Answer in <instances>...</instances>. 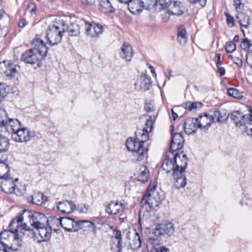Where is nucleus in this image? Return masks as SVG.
I'll use <instances>...</instances> for the list:
<instances>
[{"mask_svg":"<svg viewBox=\"0 0 252 252\" xmlns=\"http://www.w3.org/2000/svg\"><path fill=\"white\" fill-rule=\"evenodd\" d=\"M33 47L24 52L21 58L26 63L34 64L47 56L48 49L43 41L35 38L32 41Z\"/></svg>","mask_w":252,"mask_h":252,"instance_id":"f257e3e1","label":"nucleus"},{"mask_svg":"<svg viewBox=\"0 0 252 252\" xmlns=\"http://www.w3.org/2000/svg\"><path fill=\"white\" fill-rule=\"evenodd\" d=\"M249 107L250 114L243 115L240 111H233L231 113L230 119L237 127L245 126L243 133L252 137V108Z\"/></svg>","mask_w":252,"mask_h":252,"instance_id":"f03ea898","label":"nucleus"},{"mask_svg":"<svg viewBox=\"0 0 252 252\" xmlns=\"http://www.w3.org/2000/svg\"><path fill=\"white\" fill-rule=\"evenodd\" d=\"M33 212L26 209L22 210L16 218L11 220L9 227H11L13 225H15L19 229L29 231L31 233L32 237H34L36 233L27 224L28 221L31 223Z\"/></svg>","mask_w":252,"mask_h":252,"instance_id":"7ed1b4c3","label":"nucleus"},{"mask_svg":"<svg viewBox=\"0 0 252 252\" xmlns=\"http://www.w3.org/2000/svg\"><path fill=\"white\" fill-rule=\"evenodd\" d=\"M65 31L63 22L54 23L49 26L46 31L47 43L51 46L60 43L62 39L63 33Z\"/></svg>","mask_w":252,"mask_h":252,"instance_id":"20e7f679","label":"nucleus"},{"mask_svg":"<svg viewBox=\"0 0 252 252\" xmlns=\"http://www.w3.org/2000/svg\"><path fill=\"white\" fill-rule=\"evenodd\" d=\"M161 198L158 192L156 190L155 186L153 188L149 187L146 194L143 196L140 203L141 207L148 205L151 209H155L161 202Z\"/></svg>","mask_w":252,"mask_h":252,"instance_id":"39448f33","label":"nucleus"},{"mask_svg":"<svg viewBox=\"0 0 252 252\" xmlns=\"http://www.w3.org/2000/svg\"><path fill=\"white\" fill-rule=\"evenodd\" d=\"M6 161H0V178L4 180L3 184L5 189H2V190L6 193H10L14 191L15 184L8 174L10 169Z\"/></svg>","mask_w":252,"mask_h":252,"instance_id":"423d86ee","label":"nucleus"},{"mask_svg":"<svg viewBox=\"0 0 252 252\" xmlns=\"http://www.w3.org/2000/svg\"><path fill=\"white\" fill-rule=\"evenodd\" d=\"M126 145L128 151L134 153V156L137 157V160H142L148 152V148L136 138H128Z\"/></svg>","mask_w":252,"mask_h":252,"instance_id":"0eeeda50","label":"nucleus"},{"mask_svg":"<svg viewBox=\"0 0 252 252\" xmlns=\"http://www.w3.org/2000/svg\"><path fill=\"white\" fill-rule=\"evenodd\" d=\"M158 6L157 0H130L128 3V9L135 14L139 13L143 8Z\"/></svg>","mask_w":252,"mask_h":252,"instance_id":"6e6552de","label":"nucleus"},{"mask_svg":"<svg viewBox=\"0 0 252 252\" xmlns=\"http://www.w3.org/2000/svg\"><path fill=\"white\" fill-rule=\"evenodd\" d=\"M243 0H234V6L237 12L236 18L241 27L248 29L251 25L252 20L247 14L242 12L244 8Z\"/></svg>","mask_w":252,"mask_h":252,"instance_id":"1a4fd4ad","label":"nucleus"},{"mask_svg":"<svg viewBox=\"0 0 252 252\" xmlns=\"http://www.w3.org/2000/svg\"><path fill=\"white\" fill-rule=\"evenodd\" d=\"M10 230H4L0 234V243L3 246V251L7 252L8 247V242L10 239L14 238L15 241L20 245L19 239H18V232L19 229L15 225L11 227H9Z\"/></svg>","mask_w":252,"mask_h":252,"instance_id":"9d476101","label":"nucleus"},{"mask_svg":"<svg viewBox=\"0 0 252 252\" xmlns=\"http://www.w3.org/2000/svg\"><path fill=\"white\" fill-rule=\"evenodd\" d=\"M162 9H166L169 15L181 16L184 13L185 8L181 2L174 0H165L163 4H158Z\"/></svg>","mask_w":252,"mask_h":252,"instance_id":"9b49d317","label":"nucleus"},{"mask_svg":"<svg viewBox=\"0 0 252 252\" xmlns=\"http://www.w3.org/2000/svg\"><path fill=\"white\" fill-rule=\"evenodd\" d=\"M141 246V238L139 233L135 232L131 233L128 231L124 240V247L127 250H136L139 249Z\"/></svg>","mask_w":252,"mask_h":252,"instance_id":"f8f14e48","label":"nucleus"},{"mask_svg":"<svg viewBox=\"0 0 252 252\" xmlns=\"http://www.w3.org/2000/svg\"><path fill=\"white\" fill-rule=\"evenodd\" d=\"M174 232V224L172 222H168L165 224H158L156 226L154 233L157 237L168 238L173 235Z\"/></svg>","mask_w":252,"mask_h":252,"instance_id":"ddd939ff","label":"nucleus"},{"mask_svg":"<svg viewBox=\"0 0 252 252\" xmlns=\"http://www.w3.org/2000/svg\"><path fill=\"white\" fill-rule=\"evenodd\" d=\"M35 136L34 131H30L25 127H21L17 131L12 134V138L16 142L23 143L30 140Z\"/></svg>","mask_w":252,"mask_h":252,"instance_id":"4468645a","label":"nucleus"},{"mask_svg":"<svg viewBox=\"0 0 252 252\" xmlns=\"http://www.w3.org/2000/svg\"><path fill=\"white\" fill-rule=\"evenodd\" d=\"M0 73L7 79H12L17 73L16 65L11 61H3L0 63Z\"/></svg>","mask_w":252,"mask_h":252,"instance_id":"2eb2a0df","label":"nucleus"},{"mask_svg":"<svg viewBox=\"0 0 252 252\" xmlns=\"http://www.w3.org/2000/svg\"><path fill=\"white\" fill-rule=\"evenodd\" d=\"M86 33L94 38H98L103 32V27L98 23H85Z\"/></svg>","mask_w":252,"mask_h":252,"instance_id":"dca6fc26","label":"nucleus"},{"mask_svg":"<svg viewBox=\"0 0 252 252\" xmlns=\"http://www.w3.org/2000/svg\"><path fill=\"white\" fill-rule=\"evenodd\" d=\"M173 131L174 129L172 127V129L170 130L172 135V140L170 146V152L171 154L181 149L183 146L184 142V139L182 134L175 133L173 134Z\"/></svg>","mask_w":252,"mask_h":252,"instance_id":"f3484780","label":"nucleus"},{"mask_svg":"<svg viewBox=\"0 0 252 252\" xmlns=\"http://www.w3.org/2000/svg\"><path fill=\"white\" fill-rule=\"evenodd\" d=\"M172 156L174 160L175 164V170H178L180 172H183L186 169L188 164L187 158L185 154L182 156V154H179L176 152L175 154L172 153Z\"/></svg>","mask_w":252,"mask_h":252,"instance_id":"a211bd4d","label":"nucleus"},{"mask_svg":"<svg viewBox=\"0 0 252 252\" xmlns=\"http://www.w3.org/2000/svg\"><path fill=\"white\" fill-rule=\"evenodd\" d=\"M151 78L147 75L138 77L134 84L135 89L138 91H146L151 86Z\"/></svg>","mask_w":252,"mask_h":252,"instance_id":"6ab92c4d","label":"nucleus"},{"mask_svg":"<svg viewBox=\"0 0 252 252\" xmlns=\"http://www.w3.org/2000/svg\"><path fill=\"white\" fill-rule=\"evenodd\" d=\"M47 220L48 218L44 214L34 211L31 225L36 229L39 227L43 226L44 225H46Z\"/></svg>","mask_w":252,"mask_h":252,"instance_id":"aec40b11","label":"nucleus"},{"mask_svg":"<svg viewBox=\"0 0 252 252\" xmlns=\"http://www.w3.org/2000/svg\"><path fill=\"white\" fill-rule=\"evenodd\" d=\"M198 119V127L201 129H208V127H210L212 123H213V118L212 115L205 113L200 115Z\"/></svg>","mask_w":252,"mask_h":252,"instance_id":"412c9836","label":"nucleus"},{"mask_svg":"<svg viewBox=\"0 0 252 252\" xmlns=\"http://www.w3.org/2000/svg\"><path fill=\"white\" fill-rule=\"evenodd\" d=\"M10 145L8 139L0 134V161H7V155L5 153Z\"/></svg>","mask_w":252,"mask_h":252,"instance_id":"4be33fe9","label":"nucleus"},{"mask_svg":"<svg viewBox=\"0 0 252 252\" xmlns=\"http://www.w3.org/2000/svg\"><path fill=\"white\" fill-rule=\"evenodd\" d=\"M124 204L119 201H111L106 207V212L109 215H116L122 212L124 209Z\"/></svg>","mask_w":252,"mask_h":252,"instance_id":"5701e85b","label":"nucleus"},{"mask_svg":"<svg viewBox=\"0 0 252 252\" xmlns=\"http://www.w3.org/2000/svg\"><path fill=\"white\" fill-rule=\"evenodd\" d=\"M172 176L175 181V186L178 188H184L187 184V178L183 172L178 170H174Z\"/></svg>","mask_w":252,"mask_h":252,"instance_id":"b1692460","label":"nucleus"},{"mask_svg":"<svg viewBox=\"0 0 252 252\" xmlns=\"http://www.w3.org/2000/svg\"><path fill=\"white\" fill-rule=\"evenodd\" d=\"M184 127L185 130L188 134L194 133L198 127V119L197 118H189L184 122Z\"/></svg>","mask_w":252,"mask_h":252,"instance_id":"393cba45","label":"nucleus"},{"mask_svg":"<svg viewBox=\"0 0 252 252\" xmlns=\"http://www.w3.org/2000/svg\"><path fill=\"white\" fill-rule=\"evenodd\" d=\"M58 209L63 213L70 214L76 209V206L72 201H60L58 203Z\"/></svg>","mask_w":252,"mask_h":252,"instance_id":"a878e982","label":"nucleus"},{"mask_svg":"<svg viewBox=\"0 0 252 252\" xmlns=\"http://www.w3.org/2000/svg\"><path fill=\"white\" fill-rule=\"evenodd\" d=\"M120 57L127 61H130L133 57L131 46L127 42H124L121 48Z\"/></svg>","mask_w":252,"mask_h":252,"instance_id":"bb28decb","label":"nucleus"},{"mask_svg":"<svg viewBox=\"0 0 252 252\" xmlns=\"http://www.w3.org/2000/svg\"><path fill=\"white\" fill-rule=\"evenodd\" d=\"M36 229L38 231V235L41 238L40 240L38 241V242H47L50 240L52 231L46 224L37 228Z\"/></svg>","mask_w":252,"mask_h":252,"instance_id":"cd10ccee","label":"nucleus"},{"mask_svg":"<svg viewBox=\"0 0 252 252\" xmlns=\"http://www.w3.org/2000/svg\"><path fill=\"white\" fill-rule=\"evenodd\" d=\"M177 41L179 44L182 46H184L188 40V35L186 30L183 25L180 26L177 32Z\"/></svg>","mask_w":252,"mask_h":252,"instance_id":"c85d7f7f","label":"nucleus"},{"mask_svg":"<svg viewBox=\"0 0 252 252\" xmlns=\"http://www.w3.org/2000/svg\"><path fill=\"white\" fill-rule=\"evenodd\" d=\"M28 200L32 204L41 205L46 201V197L40 192H35L32 195L28 197Z\"/></svg>","mask_w":252,"mask_h":252,"instance_id":"c756f323","label":"nucleus"},{"mask_svg":"<svg viewBox=\"0 0 252 252\" xmlns=\"http://www.w3.org/2000/svg\"><path fill=\"white\" fill-rule=\"evenodd\" d=\"M228 116L229 114L225 110L215 111L212 116L213 122L216 119L217 122L224 123L227 120Z\"/></svg>","mask_w":252,"mask_h":252,"instance_id":"7c9ffc66","label":"nucleus"},{"mask_svg":"<svg viewBox=\"0 0 252 252\" xmlns=\"http://www.w3.org/2000/svg\"><path fill=\"white\" fill-rule=\"evenodd\" d=\"M4 126L6 127L8 131L11 130L12 134L22 127L21 123L17 119H9Z\"/></svg>","mask_w":252,"mask_h":252,"instance_id":"2f4dec72","label":"nucleus"},{"mask_svg":"<svg viewBox=\"0 0 252 252\" xmlns=\"http://www.w3.org/2000/svg\"><path fill=\"white\" fill-rule=\"evenodd\" d=\"M162 168L165 170L167 173L170 172L171 171H174L175 169V164L174 159L170 157V155L167 156L162 164Z\"/></svg>","mask_w":252,"mask_h":252,"instance_id":"473e14b6","label":"nucleus"},{"mask_svg":"<svg viewBox=\"0 0 252 252\" xmlns=\"http://www.w3.org/2000/svg\"><path fill=\"white\" fill-rule=\"evenodd\" d=\"M62 223V218H58L56 217H50L48 219L47 221L46 225L55 231H57L59 229V226H61Z\"/></svg>","mask_w":252,"mask_h":252,"instance_id":"72a5a7b5","label":"nucleus"},{"mask_svg":"<svg viewBox=\"0 0 252 252\" xmlns=\"http://www.w3.org/2000/svg\"><path fill=\"white\" fill-rule=\"evenodd\" d=\"M100 9L105 13L114 12V8L110 0H99Z\"/></svg>","mask_w":252,"mask_h":252,"instance_id":"f704fd0d","label":"nucleus"},{"mask_svg":"<svg viewBox=\"0 0 252 252\" xmlns=\"http://www.w3.org/2000/svg\"><path fill=\"white\" fill-rule=\"evenodd\" d=\"M135 134L136 135L135 138L137 140H138L143 145L149 138L148 130L146 128L137 130L135 132Z\"/></svg>","mask_w":252,"mask_h":252,"instance_id":"c9c22d12","label":"nucleus"},{"mask_svg":"<svg viewBox=\"0 0 252 252\" xmlns=\"http://www.w3.org/2000/svg\"><path fill=\"white\" fill-rule=\"evenodd\" d=\"M140 173L137 177V180L143 183H145L148 181L149 177V169L145 166H142L140 168Z\"/></svg>","mask_w":252,"mask_h":252,"instance_id":"e433bc0d","label":"nucleus"},{"mask_svg":"<svg viewBox=\"0 0 252 252\" xmlns=\"http://www.w3.org/2000/svg\"><path fill=\"white\" fill-rule=\"evenodd\" d=\"M65 29L71 36H77L80 33V27L76 23H72L68 27L65 26Z\"/></svg>","mask_w":252,"mask_h":252,"instance_id":"4c0bfd02","label":"nucleus"},{"mask_svg":"<svg viewBox=\"0 0 252 252\" xmlns=\"http://www.w3.org/2000/svg\"><path fill=\"white\" fill-rule=\"evenodd\" d=\"M73 219L70 218H62L61 226L67 232H73L71 227Z\"/></svg>","mask_w":252,"mask_h":252,"instance_id":"58836bf2","label":"nucleus"},{"mask_svg":"<svg viewBox=\"0 0 252 252\" xmlns=\"http://www.w3.org/2000/svg\"><path fill=\"white\" fill-rule=\"evenodd\" d=\"M81 229L86 230V228H92V232L96 233V226L93 222L86 220H81Z\"/></svg>","mask_w":252,"mask_h":252,"instance_id":"ea45409f","label":"nucleus"},{"mask_svg":"<svg viewBox=\"0 0 252 252\" xmlns=\"http://www.w3.org/2000/svg\"><path fill=\"white\" fill-rule=\"evenodd\" d=\"M113 234L115 238L118 240V244H117V248H118V252H121L122 249V234L121 232L119 229H115L113 230Z\"/></svg>","mask_w":252,"mask_h":252,"instance_id":"a19ab883","label":"nucleus"},{"mask_svg":"<svg viewBox=\"0 0 252 252\" xmlns=\"http://www.w3.org/2000/svg\"><path fill=\"white\" fill-rule=\"evenodd\" d=\"M185 105L186 109H189V111H194L201 108L202 106V104L200 102H191L188 101L185 103Z\"/></svg>","mask_w":252,"mask_h":252,"instance_id":"79ce46f5","label":"nucleus"},{"mask_svg":"<svg viewBox=\"0 0 252 252\" xmlns=\"http://www.w3.org/2000/svg\"><path fill=\"white\" fill-rule=\"evenodd\" d=\"M228 95L237 99H241L243 97L242 93L235 88H229L227 90Z\"/></svg>","mask_w":252,"mask_h":252,"instance_id":"37998d69","label":"nucleus"},{"mask_svg":"<svg viewBox=\"0 0 252 252\" xmlns=\"http://www.w3.org/2000/svg\"><path fill=\"white\" fill-rule=\"evenodd\" d=\"M8 119L5 110L0 108V127L4 126Z\"/></svg>","mask_w":252,"mask_h":252,"instance_id":"c03bdc74","label":"nucleus"},{"mask_svg":"<svg viewBox=\"0 0 252 252\" xmlns=\"http://www.w3.org/2000/svg\"><path fill=\"white\" fill-rule=\"evenodd\" d=\"M8 87L4 83H0V102L4 98L7 93Z\"/></svg>","mask_w":252,"mask_h":252,"instance_id":"a18cd8bd","label":"nucleus"},{"mask_svg":"<svg viewBox=\"0 0 252 252\" xmlns=\"http://www.w3.org/2000/svg\"><path fill=\"white\" fill-rule=\"evenodd\" d=\"M12 239L13 240V243L10 246H8L7 249H11L12 251H17L19 250V248L22 245L21 237L20 236V235L18 233V239H19V243L20 244L19 246L18 245V243L14 241V238H12Z\"/></svg>","mask_w":252,"mask_h":252,"instance_id":"49530a36","label":"nucleus"},{"mask_svg":"<svg viewBox=\"0 0 252 252\" xmlns=\"http://www.w3.org/2000/svg\"><path fill=\"white\" fill-rule=\"evenodd\" d=\"M225 48L226 52L232 53L236 50V45L232 41H228L225 43Z\"/></svg>","mask_w":252,"mask_h":252,"instance_id":"de8ad7c7","label":"nucleus"},{"mask_svg":"<svg viewBox=\"0 0 252 252\" xmlns=\"http://www.w3.org/2000/svg\"><path fill=\"white\" fill-rule=\"evenodd\" d=\"M251 41L248 38H244L242 40L241 47L244 50H247L251 47Z\"/></svg>","mask_w":252,"mask_h":252,"instance_id":"09e8293b","label":"nucleus"},{"mask_svg":"<svg viewBox=\"0 0 252 252\" xmlns=\"http://www.w3.org/2000/svg\"><path fill=\"white\" fill-rule=\"evenodd\" d=\"M89 208V206L88 205L80 204V205H78L76 208H77V210L80 213L85 214L88 212Z\"/></svg>","mask_w":252,"mask_h":252,"instance_id":"8fccbe9b","label":"nucleus"},{"mask_svg":"<svg viewBox=\"0 0 252 252\" xmlns=\"http://www.w3.org/2000/svg\"><path fill=\"white\" fill-rule=\"evenodd\" d=\"M72 224L71 227L72 228L73 232L78 231L81 229V220L78 221H74L73 219Z\"/></svg>","mask_w":252,"mask_h":252,"instance_id":"3c124183","label":"nucleus"},{"mask_svg":"<svg viewBox=\"0 0 252 252\" xmlns=\"http://www.w3.org/2000/svg\"><path fill=\"white\" fill-rule=\"evenodd\" d=\"M153 118L151 116H149V119L147 120L146 123L145 124V127L144 128H146L148 129V128L150 129V131H151L153 128Z\"/></svg>","mask_w":252,"mask_h":252,"instance_id":"603ef678","label":"nucleus"},{"mask_svg":"<svg viewBox=\"0 0 252 252\" xmlns=\"http://www.w3.org/2000/svg\"><path fill=\"white\" fill-rule=\"evenodd\" d=\"M224 15L226 18V21L228 25L231 27L234 26V18L228 13H225Z\"/></svg>","mask_w":252,"mask_h":252,"instance_id":"864d4df0","label":"nucleus"},{"mask_svg":"<svg viewBox=\"0 0 252 252\" xmlns=\"http://www.w3.org/2000/svg\"><path fill=\"white\" fill-rule=\"evenodd\" d=\"M246 62L250 67L252 68V52H249L247 54Z\"/></svg>","mask_w":252,"mask_h":252,"instance_id":"5fc2aeb1","label":"nucleus"},{"mask_svg":"<svg viewBox=\"0 0 252 252\" xmlns=\"http://www.w3.org/2000/svg\"><path fill=\"white\" fill-rule=\"evenodd\" d=\"M188 1L191 3H199L202 6H204L206 3V0H188Z\"/></svg>","mask_w":252,"mask_h":252,"instance_id":"6e6d98bb","label":"nucleus"},{"mask_svg":"<svg viewBox=\"0 0 252 252\" xmlns=\"http://www.w3.org/2000/svg\"><path fill=\"white\" fill-rule=\"evenodd\" d=\"M233 62L234 63L236 64L238 67H241L243 64L242 60L238 57H235L234 58Z\"/></svg>","mask_w":252,"mask_h":252,"instance_id":"4d7b16f0","label":"nucleus"},{"mask_svg":"<svg viewBox=\"0 0 252 252\" xmlns=\"http://www.w3.org/2000/svg\"><path fill=\"white\" fill-rule=\"evenodd\" d=\"M145 109L147 112H152L154 110V106L150 103H146L145 105Z\"/></svg>","mask_w":252,"mask_h":252,"instance_id":"13d9d810","label":"nucleus"},{"mask_svg":"<svg viewBox=\"0 0 252 252\" xmlns=\"http://www.w3.org/2000/svg\"><path fill=\"white\" fill-rule=\"evenodd\" d=\"M217 67L218 68L220 76H222L224 75L225 74V68L224 67L220 66V65H217Z\"/></svg>","mask_w":252,"mask_h":252,"instance_id":"bf43d9fd","label":"nucleus"},{"mask_svg":"<svg viewBox=\"0 0 252 252\" xmlns=\"http://www.w3.org/2000/svg\"><path fill=\"white\" fill-rule=\"evenodd\" d=\"M215 58L217 60L216 65H220L221 62V54L220 53H217L216 54Z\"/></svg>","mask_w":252,"mask_h":252,"instance_id":"052dcab7","label":"nucleus"},{"mask_svg":"<svg viewBox=\"0 0 252 252\" xmlns=\"http://www.w3.org/2000/svg\"><path fill=\"white\" fill-rule=\"evenodd\" d=\"M157 252H167L168 249L164 247H159L156 249Z\"/></svg>","mask_w":252,"mask_h":252,"instance_id":"680f3d73","label":"nucleus"},{"mask_svg":"<svg viewBox=\"0 0 252 252\" xmlns=\"http://www.w3.org/2000/svg\"><path fill=\"white\" fill-rule=\"evenodd\" d=\"M83 2L87 5H93L96 1V0H82Z\"/></svg>","mask_w":252,"mask_h":252,"instance_id":"e2e57ef3","label":"nucleus"},{"mask_svg":"<svg viewBox=\"0 0 252 252\" xmlns=\"http://www.w3.org/2000/svg\"><path fill=\"white\" fill-rule=\"evenodd\" d=\"M28 9L32 12L35 11V6L33 3H30L28 6Z\"/></svg>","mask_w":252,"mask_h":252,"instance_id":"0e129e2a","label":"nucleus"},{"mask_svg":"<svg viewBox=\"0 0 252 252\" xmlns=\"http://www.w3.org/2000/svg\"><path fill=\"white\" fill-rule=\"evenodd\" d=\"M26 25V20L25 19H22L19 23V26L20 28H23Z\"/></svg>","mask_w":252,"mask_h":252,"instance_id":"69168bd1","label":"nucleus"},{"mask_svg":"<svg viewBox=\"0 0 252 252\" xmlns=\"http://www.w3.org/2000/svg\"><path fill=\"white\" fill-rule=\"evenodd\" d=\"M165 75H166V77L168 78V79H169L170 77L171 76V71L167 69L165 71Z\"/></svg>","mask_w":252,"mask_h":252,"instance_id":"338daca9","label":"nucleus"},{"mask_svg":"<svg viewBox=\"0 0 252 252\" xmlns=\"http://www.w3.org/2000/svg\"><path fill=\"white\" fill-rule=\"evenodd\" d=\"M171 113L173 120L175 121L178 117V114L174 111L173 109L171 110Z\"/></svg>","mask_w":252,"mask_h":252,"instance_id":"774afa93","label":"nucleus"}]
</instances>
